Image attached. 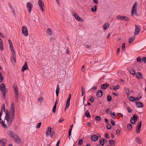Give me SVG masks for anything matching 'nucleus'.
Wrapping results in <instances>:
<instances>
[{"instance_id":"56","label":"nucleus","mask_w":146,"mask_h":146,"mask_svg":"<svg viewBox=\"0 0 146 146\" xmlns=\"http://www.w3.org/2000/svg\"><path fill=\"white\" fill-rule=\"evenodd\" d=\"M127 109L128 111L130 113H132V110L131 109H130L129 107H128L127 108Z\"/></svg>"},{"instance_id":"2","label":"nucleus","mask_w":146,"mask_h":146,"mask_svg":"<svg viewBox=\"0 0 146 146\" xmlns=\"http://www.w3.org/2000/svg\"><path fill=\"white\" fill-rule=\"evenodd\" d=\"M8 134L9 136L13 138L14 141L16 143H19L21 142V139L15 133L10 131L8 132Z\"/></svg>"},{"instance_id":"46","label":"nucleus","mask_w":146,"mask_h":146,"mask_svg":"<svg viewBox=\"0 0 146 146\" xmlns=\"http://www.w3.org/2000/svg\"><path fill=\"white\" fill-rule=\"evenodd\" d=\"M137 61L139 63H141L142 62V59H141V58L140 57H137Z\"/></svg>"},{"instance_id":"48","label":"nucleus","mask_w":146,"mask_h":146,"mask_svg":"<svg viewBox=\"0 0 146 146\" xmlns=\"http://www.w3.org/2000/svg\"><path fill=\"white\" fill-rule=\"evenodd\" d=\"M125 92L127 96L129 95V89H126L125 90Z\"/></svg>"},{"instance_id":"51","label":"nucleus","mask_w":146,"mask_h":146,"mask_svg":"<svg viewBox=\"0 0 146 146\" xmlns=\"http://www.w3.org/2000/svg\"><path fill=\"white\" fill-rule=\"evenodd\" d=\"M41 122L39 123L36 125V128L37 129L39 128L41 126Z\"/></svg>"},{"instance_id":"34","label":"nucleus","mask_w":146,"mask_h":146,"mask_svg":"<svg viewBox=\"0 0 146 146\" xmlns=\"http://www.w3.org/2000/svg\"><path fill=\"white\" fill-rule=\"evenodd\" d=\"M120 86L119 85H117L116 86H113V89L114 90L118 89L119 88Z\"/></svg>"},{"instance_id":"19","label":"nucleus","mask_w":146,"mask_h":146,"mask_svg":"<svg viewBox=\"0 0 146 146\" xmlns=\"http://www.w3.org/2000/svg\"><path fill=\"white\" fill-rule=\"evenodd\" d=\"M135 103L136 105V106L137 108H142L143 106V104L142 103L138 102H136Z\"/></svg>"},{"instance_id":"9","label":"nucleus","mask_w":146,"mask_h":146,"mask_svg":"<svg viewBox=\"0 0 146 146\" xmlns=\"http://www.w3.org/2000/svg\"><path fill=\"white\" fill-rule=\"evenodd\" d=\"M142 124V121H140L138 124V125L136 129V131L137 133H139L140 131Z\"/></svg>"},{"instance_id":"30","label":"nucleus","mask_w":146,"mask_h":146,"mask_svg":"<svg viewBox=\"0 0 146 146\" xmlns=\"http://www.w3.org/2000/svg\"><path fill=\"white\" fill-rule=\"evenodd\" d=\"M100 143V144L102 145L103 146L104 145V139L102 138H100L99 140Z\"/></svg>"},{"instance_id":"4","label":"nucleus","mask_w":146,"mask_h":146,"mask_svg":"<svg viewBox=\"0 0 146 146\" xmlns=\"http://www.w3.org/2000/svg\"><path fill=\"white\" fill-rule=\"evenodd\" d=\"M54 133V132L53 130H52L51 128L50 127H48L45 132V134L46 135L48 136L50 135L51 137Z\"/></svg>"},{"instance_id":"47","label":"nucleus","mask_w":146,"mask_h":146,"mask_svg":"<svg viewBox=\"0 0 146 146\" xmlns=\"http://www.w3.org/2000/svg\"><path fill=\"white\" fill-rule=\"evenodd\" d=\"M109 143L111 145H113L114 144V141L113 140H110L109 141Z\"/></svg>"},{"instance_id":"59","label":"nucleus","mask_w":146,"mask_h":146,"mask_svg":"<svg viewBox=\"0 0 146 146\" xmlns=\"http://www.w3.org/2000/svg\"><path fill=\"white\" fill-rule=\"evenodd\" d=\"M110 111V108H108L106 109V113H108Z\"/></svg>"},{"instance_id":"49","label":"nucleus","mask_w":146,"mask_h":146,"mask_svg":"<svg viewBox=\"0 0 146 146\" xmlns=\"http://www.w3.org/2000/svg\"><path fill=\"white\" fill-rule=\"evenodd\" d=\"M107 128L108 129H110L111 128V126L110 124H108L107 125Z\"/></svg>"},{"instance_id":"6","label":"nucleus","mask_w":146,"mask_h":146,"mask_svg":"<svg viewBox=\"0 0 146 146\" xmlns=\"http://www.w3.org/2000/svg\"><path fill=\"white\" fill-rule=\"evenodd\" d=\"M22 33L25 36H28V30L27 27L25 26H23L22 27Z\"/></svg>"},{"instance_id":"29","label":"nucleus","mask_w":146,"mask_h":146,"mask_svg":"<svg viewBox=\"0 0 146 146\" xmlns=\"http://www.w3.org/2000/svg\"><path fill=\"white\" fill-rule=\"evenodd\" d=\"M70 99H67V102H66V108H65V110H66V108H68L69 106H70Z\"/></svg>"},{"instance_id":"62","label":"nucleus","mask_w":146,"mask_h":146,"mask_svg":"<svg viewBox=\"0 0 146 146\" xmlns=\"http://www.w3.org/2000/svg\"><path fill=\"white\" fill-rule=\"evenodd\" d=\"M64 120V119L63 118L62 119H60L58 121V122L60 123L61 122L63 121Z\"/></svg>"},{"instance_id":"22","label":"nucleus","mask_w":146,"mask_h":146,"mask_svg":"<svg viewBox=\"0 0 146 146\" xmlns=\"http://www.w3.org/2000/svg\"><path fill=\"white\" fill-rule=\"evenodd\" d=\"M108 86L109 84H104L101 85V88L102 89H106Z\"/></svg>"},{"instance_id":"37","label":"nucleus","mask_w":146,"mask_h":146,"mask_svg":"<svg viewBox=\"0 0 146 146\" xmlns=\"http://www.w3.org/2000/svg\"><path fill=\"white\" fill-rule=\"evenodd\" d=\"M43 100V97L41 96L38 99V102H40V104H41V102Z\"/></svg>"},{"instance_id":"21","label":"nucleus","mask_w":146,"mask_h":146,"mask_svg":"<svg viewBox=\"0 0 146 146\" xmlns=\"http://www.w3.org/2000/svg\"><path fill=\"white\" fill-rule=\"evenodd\" d=\"M135 141L137 142V143L139 144H141V139L139 138V137H136L135 138Z\"/></svg>"},{"instance_id":"35","label":"nucleus","mask_w":146,"mask_h":146,"mask_svg":"<svg viewBox=\"0 0 146 146\" xmlns=\"http://www.w3.org/2000/svg\"><path fill=\"white\" fill-rule=\"evenodd\" d=\"M135 38L134 36H132L129 38V43H131L134 40V39Z\"/></svg>"},{"instance_id":"28","label":"nucleus","mask_w":146,"mask_h":146,"mask_svg":"<svg viewBox=\"0 0 146 146\" xmlns=\"http://www.w3.org/2000/svg\"><path fill=\"white\" fill-rule=\"evenodd\" d=\"M109 25L108 23H105L103 26L104 29L105 30H106V29L109 27Z\"/></svg>"},{"instance_id":"33","label":"nucleus","mask_w":146,"mask_h":146,"mask_svg":"<svg viewBox=\"0 0 146 146\" xmlns=\"http://www.w3.org/2000/svg\"><path fill=\"white\" fill-rule=\"evenodd\" d=\"M130 74L133 75H134L135 74V72L133 68H132L130 71Z\"/></svg>"},{"instance_id":"61","label":"nucleus","mask_w":146,"mask_h":146,"mask_svg":"<svg viewBox=\"0 0 146 146\" xmlns=\"http://www.w3.org/2000/svg\"><path fill=\"white\" fill-rule=\"evenodd\" d=\"M93 2L96 4H98V3L97 0H93Z\"/></svg>"},{"instance_id":"20","label":"nucleus","mask_w":146,"mask_h":146,"mask_svg":"<svg viewBox=\"0 0 146 146\" xmlns=\"http://www.w3.org/2000/svg\"><path fill=\"white\" fill-rule=\"evenodd\" d=\"M96 95L98 97H101L102 96L103 92L101 90H98L97 92Z\"/></svg>"},{"instance_id":"12","label":"nucleus","mask_w":146,"mask_h":146,"mask_svg":"<svg viewBox=\"0 0 146 146\" xmlns=\"http://www.w3.org/2000/svg\"><path fill=\"white\" fill-rule=\"evenodd\" d=\"M117 19H120L121 20H123L125 21H128L129 20V19L126 17L124 16H121L120 15L118 16L117 17Z\"/></svg>"},{"instance_id":"23","label":"nucleus","mask_w":146,"mask_h":146,"mask_svg":"<svg viewBox=\"0 0 146 146\" xmlns=\"http://www.w3.org/2000/svg\"><path fill=\"white\" fill-rule=\"evenodd\" d=\"M5 123V120L3 121V120L0 118V123L2 125L3 127L4 128H7V125H6Z\"/></svg>"},{"instance_id":"63","label":"nucleus","mask_w":146,"mask_h":146,"mask_svg":"<svg viewBox=\"0 0 146 146\" xmlns=\"http://www.w3.org/2000/svg\"><path fill=\"white\" fill-rule=\"evenodd\" d=\"M60 143V140H58L56 143V146H59Z\"/></svg>"},{"instance_id":"40","label":"nucleus","mask_w":146,"mask_h":146,"mask_svg":"<svg viewBox=\"0 0 146 146\" xmlns=\"http://www.w3.org/2000/svg\"><path fill=\"white\" fill-rule=\"evenodd\" d=\"M0 49L1 51L3 50V46L2 41H0Z\"/></svg>"},{"instance_id":"54","label":"nucleus","mask_w":146,"mask_h":146,"mask_svg":"<svg viewBox=\"0 0 146 146\" xmlns=\"http://www.w3.org/2000/svg\"><path fill=\"white\" fill-rule=\"evenodd\" d=\"M111 122L112 125L114 126L115 125V123L112 119H111Z\"/></svg>"},{"instance_id":"52","label":"nucleus","mask_w":146,"mask_h":146,"mask_svg":"<svg viewBox=\"0 0 146 146\" xmlns=\"http://www.w3.org/2000/svg\"><path fill=\"white\" fill-rule=\"evenodd\" d=\"M83 142V140L82 139H80L79 141V142H78V144L79 145H81L82 143Z\"/></svg>"},{"instance_id":"43","label":"nucleus","mask_w":146,"mask_h":146,"mask_svg":"<svg viewBox=\"0 0 146 146\" xmlns=\"http://www.w3.org/2000/svg\"><path fill=\"white\" fill-rule=\"evenodd\" d=\"M120 132H121V131L119 129H117L116 130V134L118 136L120 135Z\"/></svg>"},{"instance_id":"31","label":"nucleus","mask_w":146,"mask_h":146,"mask_svg":"<svg viewBox=\"0 0 146 146\" xmlns=\"http://www.w3.org/2000/svg\"><path fill=\"white\" fill-rule=\"evenodd\" d=\"M127 128L129 130L131 131L132 129V125L130 123H129L127 125Z\"/></svg>"},{"instance_id":"57","label":"nucleus","mask_w":146,"mask_h":146,"mask_svg":"<svg viewBox=\"0 0 146 146\" xmlns=\"http://www.w3.org/2000/svg\"><path fill=\"white\" fill-rule=\"evenodd\" d=\"M105 137L107 139H109V134L107 133H106L105 134Z\"/></svg>"},{"instance_id":"39","label":"nucleus","mask_w":146,"mask_h":146,"mask_svg":"<svg viewBox=\"0 0 146 146\" xmlns=\"http://www.w3.org/2000/svg\"><path fill=\"white\" fill-rule=\"evenodd\" d=\"M112 99L110 95H108L107 96V100L108 102L110 101Z\"/></svg>"},{"instance_id":"13","label":"nucleus","mask_w":146,"mask_h":146,"mask_svg":"<svg viewBox=\"0 0 146 146\" xmlns=\"http://www.w3.org/2000/svg\"><path fill=\"white\" fill-rule=\"evenodd\" d=\"M72 14H73L76 20L81 22L83 21V19L78 16L75 12H73Z\"/></svg>"},{"instance_id":"1","label":"nucleus","mask_w":146,"mask_h":146,"mask_svg":"<svg viewBox=\"0 0 146 146\" xmlns=\"http://www.w3.org/2000/svg\"><path fill=\"white\" fill-rule=\"evenodd\" d=\"M3 107L1 108L3 111L5 112V120L7 121L9 126H10L12 122L13 121L15 115V108L14 104L12 103L11 104V107L10 112L7 110H5V106L3 104Z\"/></svg>"},{"instance_id":"44","label":"nucleus","mask_w":146,"mask_h":146,"mask_svg":"<svg viewBox=\"0 0 146 146\" xmlns=\"http://www.w3.org/2000/svg\"><path fill=\"white\" fill-rule=\"evenodd\" d=\"M94 98L93 96H91L90 98V100L91 103H93L94 101Z\"/></svg>"},{"instance_id":"42","label":"nucleus","mask_w":146,"mask_h":146,"mask_svg":"<svg viewBox=\"0 0 146 146\" xmlns=\"http://www.w3.org/2000/svg\"><path fill=\"white\" fill-rule=\"evenodd\" d=\"M2 73L1 72H0V82H2L3 80V77L2 75Z\"/></svg>"},{"instance_id":"18","label":"nucleus","mask_w":146,"mask_h":146,"mask_svg":"<svg viewBox=\"0 0 146 146\" xmlns=\"http://www.w3.org/2000/svg\"><path fill=\"white\" fill-rule=\"evenodd\" d=\"M91 139L92 141H96L98 140V137L96 135H94L91 136Z\"/></svg>"},{"instance_id":"45","label":"nucleus","mask_w":146,"mask_h":146,"mask_svg":"<svg viewBox=\"0 0 146 146\" xmlns=\"http://www.w3.org/2000/svg\"><path fill=\"white\" fill-rule=\"evenodd\" d=\"M15 101L18 102V95H15Z\"/></svg>"},{"instance_id":"41","label":"nucleus","mask_w":146,"mask_h":146,"mask_svg":"<svg viewBox=\"0 0 146 146\" xmlns=\"http://www.w3.org/2000/svg\"><path fill=\"white\" fill-rule=\"evenodd\" d=\"M81 91H82V96L84 94H85L84 91H85V88H84L83 86H82L81 87Z\"/></svg>"},{"instance_id":"53","label":"nucleus","mask_w":146,"mask_h":146,"mask_svg":"<svg viewBox=\"0 0 146 146\" xmlns=\"http://www.w3.org/2000/svg\"><path fill=\"white\" fill-rule=\"evenodd\" d=\"M125 43H123L122 44V50H125Z\"/></svg>"},{"instance_id":"3","label":"nucleus","mask_w":146,"mask_h":146,"mask_svg":"<svg viewBox=\"0 0 146 146\" xmlns=\"http://www.w3.org/2000/svg\"><path fill=\"white\" fill-rule=\"evenodd\" d=\"M0 90L3 94V97L4 98L7 92V89L5 88V86L4 84L2 83L1 84Z\"/></svg>"},{"instance_id":"55","label":"nucleus","mask_w":146,"mask_h":146,"mask_svg":"<svg viewBox=\"0 0 146 146\" xmlns=\"http://www.w3.org/2000/svg\"><path fill=\"white\" fill-rule=\"evenodd\" d=\"M143 61L145 63H146V57H144L142 58V62Z\"/></svg>"},{"instance_id":"60","label":"nucleus","mask_w":146,"mask_h":146,"mask_svg":"<svg viewBox=\"0 0 146 146\" xmlns=\"http://www.w3.org/2000/svg\"><path fill=\"white\" fill-rule=\"evenodd\" d=\"M142 96H141L139 97H136L135 98V100H139L141 98Z\"/></svg>"},{"instance_id":"32","label":"nucleus","mask_w":146,"mask_h":146,"mask_svg":"<svg viewBox=\"0 0 146 146\" xmlns=\"http://www.w3.org/2000/svg\"><path fill=\"white\" fill-rule=\"evenodd\" d=\"M10 50H11L12 52V53H15V51L14 50V47L13 46V44L11 45H10Z\"/></svg>"},{"instance_id":"50","label":"nucleus","mask_w":146,"mask_h":146,"mask_svg":"<svg viewBox=\"0 0 146 146\" xmlns=\"http://www.w3.org/2000/svg\"><path fill=\"white\" fill-rule=\"evenodd\" d=\"M97 121H100L101 120V117L99 116H96L95 117Z\"/></svg>"},{"instance_id":"8","label":"nucleus","mask_w":146,"mask_h":146,"mask_svg":"<svg viewBox=\"0 0 146 146\" xmlns=\"http://www.w3.org/2000/svg\"><path fill=\"white\" fill-rule=\"evenodd\" d=\"M38 4L41 10L42 11L44 12V9H43L44 7V5L43 1L42 0H39L38 1Z\"/></svg>"},{"instance_id":"24","label":"nucleus","mask_w":146,"mask_h":146,"mask_svg":"<svg viewBox=\"0 0 146 146\" xmlns=\"http://www.w3.org/2000/svg\"><path fill=\"white\" fill-rule=\"evenodd\" d=\"M14 88L15 92V95L18 94V90L17 85H14Z\"/></svg>"},{"instance_id":"5","label":"nucleus","mask_w":146,"mask_h":146,"mask_svg":"<svg viewBox=\"0 0 146 146\" xmlns=\"http://www.w3.org/2000/svg\"><path fill=\"white\" fill-rule=\"evenodd\" d=\"M137 4L136 2H135V4L133 5L132 9L131 11V15H133L135 14H137L136 10L137 9Z\"/></svg>"},{"instance_id":"15","label":"nucleus","mask_w":146,"mask_h":146,"mask_svg":"<svg viewBox=\"0 0 146 146\" xmlns=\"http://www.w3.org/2000/svg\"><path fill=\"white\" fill-rule=\"evenodd\" d=\"M7 139H1L0 141V143L1 145L2 146H5V145L6 143Z\"/></svg>"},{"instance_id":"26","label":"nucleus","mask_w":146,"mask_h":146,"mask_svg":"<svg viewBox=\"0 0 146 146\" xmlns=\"http://www.w3.org/2000/svg\"><path fill=\"white\" fill-rule=\"evenodd\" d=\"M85 115L88 118H89L91 117V116L90 115L89 111L88 110H87L86 111L85 113Z\"/></svg>"},{"instance_id":"27","label":"nucleus","mask_w":146,"mask_h":146,"mask_svg":"<svg viewBox=\"0 0 146 146\" xmlns=\"http://www.w3.org/2000/svg\"><path fill=\"white\" fill-rule=\"evenodd\" d=\"M59 92V85L57 84L56 86V94L57 96H58V93Z\"/></svg>"},{"instance_id":"36","label":"nucleus","mask_w":146,"mask_h":146,"mask_svg":"<svg viewBox=\"0 0 146 146\" xmlns=\"http://www.w3.org/2000/svg\"><path fill=\"white\" fill-rule=\"evenodd\" d=\"M129 100L133 102L135 100V98L133 96H131L129 98Z\"/></svg>"},{"instance_id":"7","label":"nucleus","mask_w":146,"mask_h":146,"mask_svg":"<svg viewBox=\"0 0 146 146\" xmlns=\"http://www.w3.org/2000/svg\"><path fill=\"white\" fill-rule=\"evenodd\" d=\"M137 119L138 117L136 115H133V117H131V118L130 121L131 123L133 124H135V121L137 120Z\"/></svg>"},{"instance_id":"16","label":"nucleus","mask_w":146,"mask_h":146,"mask_svg":"<svg viewBox=\"0 0 146 146\" xmlns=\"http://www.w3.org/2000/svg\"><path fill=\"white\" fill-rule=\"evenodd\" d=\"M28 69V67L27 66V62H25L21 69V71L22 72H23L25 70H27Z\"/></svg>"},{"instance_id":"10","label":"nucleus","mask_w":146,"mask_h":146,"mask_svg":"<svg viewBox=\"0 0 146 146\" xmlns=\"http://www.w3.org/2000/svg\"><path fill=\"white\" fill-rule=\"evenodd\" d=\"M135 30L134 33V35L135 36L137 35L139 33L140 31V28L139 26L137 25H135Z\"/></svg>"},{"instance_id":"64","label":"nucleus","mask_w":146,"mask_h":146,"mask_svg":"<svg viewBox=\"0 0 146 146\" xmlns=\"http://www.w3.org/2000/svg\"><path fill=\"white\" fill-rule=\"evenodd\" d=\"M8 42L9 44V45H11V44H12V43L11 41L9 39L8 40Z\"/></svg>"},{"instance_id":"25","label":"nucleus","mask_w":146,"mask_h":146,"mask_svg":"<svg viewBox=\"0 0 146 146\" xmlns=\"http://www.w3.org/2000/svg\"><path fill=\"white\" fill-rule=\"evenodd\" d=\"M46 32V33L48 34L49 35H51L52 34V30L50 28H48L47 29Z\"/></svg>"},{"instance_id":"58","label":"nucleus","mask_w":146,"mask_h":146,"mask_svg":"<svg viewBox=\"0 0 146 146\" xmlns=\"http://www.w3.org/2000/svg\"><path fill=\"white\" fill-rule=\"evenodd\" d=\"M97 87L96 86H95L92 88L91 89L92 90H94L97 89Z\"/></svg>"},{"instance_id":"38","label":"nucleus","mask_w":146,"mask_h":146,"mask_svg":"<svg viewBox=\"0 0 146 146\" xmlns=\"http://www.w3.org/2000/svg\"><path fill=\"white\" fill-rule=\"evenodd\" d=\"M72 130V129L70 128L69 129L68 131V137L69 139L70 140V136L71 134V131Z\"/></svg>"},{"instance_id":"17","label":"nucleus","mask_w":146,"mask_h":146,"mask_svg":"<svg viewBox=\"0 0 146 146\" xmlns=\"http://www.w3.org/2000/svg\"><path fill=\"white\" fill-rule=\"evenodd\" d=\"M137 74L136 75V77L138 79H141L143 78V74L139 72H137Z\"/></svg>"},{"instance_id":"11","label":"nucleus","mask_w":146,"mask_h":146,"mask_svg":"<svg viewBox=\"0 0 146 146\" xmlns=\"http://www.w3.org/2000/svg\"><path fill=\"white\" fill-rule=\"evenodd\" d=\"M33 5L30 2H28L27 4V7L28 12L30 13L31 12Z\"/></svg>"},{"instance_id":"14","label":"nucleus","mask_w":146,"mask_h":146,"mask_svg":"<svg viewBox=\"0 0 146 146\" xmlns=\"http://www.w3.org/2000/svg\"><path fill=\"white\" fill-rule=\"evenodd\" d=\"M12 56L11 57V60L13 64L15 63L16 62V57L15 53H12Z\"/></svg>"}]
</instances>
